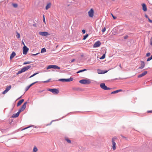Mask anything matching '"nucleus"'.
I'll use <instances>...</instances> for the list:
<instances>
[{"mask_svg":"<svg viewBox=\"0 0 152 152\" xmlns=\"http://www.w3.org/2000/svg\"><path fill=\"white\" fill-rule=\"evenodd\" d=\"M8 92V91H7V90L6 91V89H5L4 91H3V92L2 93V94H5L6 93H7V92Z\"/></svg>","mask_w":152,"mask_h":152,"instance_id":"obj_36","label":"nucleus"},{"mask_svg":"<svg viewBox=\"0 0 152 152\" xmlns=\"http://www.w3.org/2000/svg\"><path fill=\"white\" fill-rule=\"evenodd\" d=\"M151 42L150 43V45H152V37H151Z\"/></svg>","mask_w":152,"mask_h":152,"instance_id":"obj_49","label":"nucleus"},{"mask_svg":"<svg viewBox=\"0 0 152 152\" xmlns=\"http://www.w3.org/2000/svg\"><path fill=\"white\" fill-rule=\"evenodd\" d=\"M50 6H51L50 3H48L47 5L45 7V9L47 10L50 7Z\"/></svg>","mask_w":152,"mask_h":152,"instance_id":"obj_20","label":"nucleus"},{"mask_svg":"<svg viewBox=\"0 0 152 152\" xmlns=\"http://www.w3.org/2000/svg\"><path fill=\"white\" fill-rule=\"evenodd\" d=\"M151 53H150L149 52L147 53L146 54V57H148L150 55Z\"/></svg>","mask_w":152,"mask_h":152,"instance_id":"obj_37","label":"nucleus"},{"mask_svg":"<svg viewBox=\"0 0 152 152\" xmlns=\"http://www.w3.org/2000/svg\"><path fill=\"white\" fill-rule=\"evenodd\" d=\"M65 140L67 141V142L69 143H71V140L69 139L68 138H66L65 139Z\"/></svg>","mask_w":152,"mask_h":152,"instance_id":"obj_26","label":"nucleus"},{"mask_svg":"<svg viewBox=\"0 0 152 152\" xmlns=\"http://www.w3.org/2000/svg\"><path fill=\"white\" fill-rule=\"evenodd\" d=\"M147 73V71H145L143 72H142L141 74L139 75L138 76V77L139 78L145 75Z\"/></svg>","mask_w":152,"mask_h":152,"instance_id":"obj_15","label":"nucleus"},{"mask_svg":"<svg viewBox=\"0 0 152 152\" xmlns=\"http://www.w3.org/2000/svg\"><path fill=\"white\" fill-rule=\"evenodd\" d=\"M64 117H62V118H64Z\"/></svg>","mask_w":152,"mask_h":152,"instance_id":"obj_63","label":"nucleus"},{"mask_svg":"<svg viewBox=\"0 0 152 152\" xmlns=\"http://www.w3.org/2000/svg\"><path fill=\"white\" fill-rule=\"evenodd\" d=\"M11 85H10L9 86H7V87L5 89L6 90V91L7 90L8 91L11 89Z\"/></svg>","mask_w":152,"mask_h":152,"instance_id":"obj_22","label":"nucleus"},{"mask_svg":"<svg viewBox=\"0 0 152 152\" xmlns=\"http://www.w3.org/2000/svg\"><path fill=\"white\" fill-rule=\"evenodd\" d=\"M120 79H122L121 77H119L118 78H115L114 79V80H120Z\"/></svg>","mask_w":152,"mask_h":152,"instance_id":"obj_48","label":"nucleus"},{"mask_svg":"<svg viewBox=\"0 0 152 152\" xmlns=\"http://www.w3.org/2000/svg\"><path fill=\"white\" fill-rule=\"evenodd\" d=\"M34 77V76H32V75H31V76H30L29 77V78H31V77Z\"/></svg>","mask_w":152,"mask_h":152,"instance_id":"obj_57","label":"nucleus"},{"mask_svg":"<svg viewBox=\"0 0 152 152\" xmlns=\"http://www.w3.org/2000/svg\"><path fill=\"white\" fill-rule=\"evenodd\" d=\"M43 91H43H39L38 92L39 93H41V92H42Z\"/></svg>","mask_w":152,"mask_h":152,"instance_id":"obj_56","label":"nucleus"},{"mask_svg":"<svg viewBox=\"0 0 152 152\" xmlns=\"http://www.w3.org/2000/svg\"><path fill=\"white\" fill-rule=\"evenodd\" d=\"M101 44V42L99 41H98L95 42V43L93 45V47L96 48L99 47L100 45Z\"/></svg>","mask_w":152,"mask_h":152,"instance_id":"obj_9","label":"nucleus"},{"mask_svg":"<svg viewBox=\"0 0 152 152\" xmlns=\"http://www.w3.org/2000/svg\"><path fill=\"white\" fill-rule=\"evenodd\" d=\"M32 63V62L31 61H26V62H25L23 63V65H26V64H31V63Z\"/></svg>","mask_w":152,"mask_h":152,"instance_id":"obj_24","label":"nucleus"},{"mask_svg":"<svg viewBox=\"0 0 152 152\" xmlns=\"http://www.w3.org/2000/svg\"><path fill=\"white\" fill-rule=\"evenodd\" d=\"M145 17L147 18H148V19L149 18L148 17V15H145Z\"/></svg>","mask_w":152,"mask_h":152,"instance_id":"obj_54","label":"nucleus"},{"mask_svg":"<svg viewBox=\"0 0 152 152\" xmlns=\"http://www.w3.org/2000/svg\"><path fill=\"white\" fill-rule=\"evenodd\" d=\"M141 66L138 68L139 69H143L145 66V62L143 61H141Z\"/></svg>","mask_w":152,"mask_h":152,"instance_id":"obj_14","label":"nucleus"},{"mask_svg":"<svg viewBox=\"0 0 152 152\" xmlns=\"http://www.w3.org/2000/svg\"><path fill=\"white\" fill-rule=\"evenodd\" d=\"M31 67V65H29L26 66L22 68L24 72L28 70Z\"/></svg>","mask_w":152,"mask_h":152,"instance_id":"obj_12","label":"nucleus"},{"mask_svg":"<svg viewBox=\"0 0 152 152\" xmlns=\"http://www.w3.org/2000/svg\"><path fill=\"white\" fill-rule=\"evenodd\" d=\"M119 66L121 68V64H120L119 65Z\"/></svg>","mask_w":152,"mask_h":152,"instance_id":"obj_59","label":"nucleus"},{"mask_svg":"<svg viewBox=\"0 0 152 152\" xmlns=\"http://www.w3.org/2000/svg\"><path fill=\"white\" fill-rule=\"evenodd\" d=\"M79 83L83 84H88L91 83L90 80L89 79H82L80 80Z\"/></svg>","mask_w":152,"mask_h":152,"instance_id":"obj_1","label":"nucleus"},{"mask_svg":"<svg viewBox=\"0 0 152 152\" xmlns=\"http://www.w3.org/2000/svg\"><path fill=\"white\" fill-rule=\"evenodd\" d=\"M40 53H37L36 54H31V56H36L39 54Z\"/></svg>","mask_w":152,"mask_h":152,"instance_id":"obj_38","label":"nucleus"},{"mask_svg":"<svg viewBox=\"0 0 152 152\" xmlns=\"http://www.w3.org/2000/svg\"><path fill=\"white\" fill-rule=\"evenodd\" d=\"M121 137H123L124 138H126V137H124V136H123L122 135H121Z\"/></svg>","mask_w":152,"mask_h":152,"instance_id":"obj_58","label":"nucleus"},{"mask_svg":"<svg viewBox=\"0 0 152 152\" xmlns=\"http://www.w3.org/2000/svg\"><path fill=\"white\" fill-rule=\"evenodd\" d=\"M147 112L148 113H152V110L148 111Z\"/></svg>","mask_w":152,"mask_h":152,"instance_id":"obj_51","label":"nucleus"},{"mask_svg":"<svg viewBox=\"0 0 152 152\" xmlns=\"http://www.w3.org/2000/svg\"><path fill=\"white\" fill-rule=\"evenodd\" d=\"M118 93V92L117 90H116V91H114L111 92V94H114L117 93Z\"/></svg>","mask_w":152,"mask_h":152,"instance_id":"obj_34","label":"nucleus"},{"mask_svg":"<svg viewBox=\"0 0 152 152\" xmlns=\"http://www.w3.org/2000/svg\"><path fill=\"white\" fill-rule=\"evenodd\" d=\"M38 81H36L34 83H32L31 84H30L29 85L26 87V88L25 89V91H27L29 88L31 86H33V85L35 84V83H38Z\"/></svg>","mask_w":152,"mask_h":152,"instance_id":"obj_11","label":"nucleus"},{"mask_svg":"<svg viewBox=\"0 0 152 152\" xmlns=\"http://www.w3.org/2000/svg\"><path fill=\"white\" fill-rule=\"evenodd\" d=\"M57 121V120H53V121H52V122L54 121Z\"/></svg>","mask_w":152,"mask_h":152,"instance_id":"obj_60","label":"nucleus"},{"mask_svg":"<svg viewBox=\"0 0 152 152\" xmlns=\"http://www.w3.org/2000/svg\"><path fill=\"white\" fill-rule=\"evenodd\" d=\"M105 54H103L102 56L100 58V59H103L105 58Z\"/></svg>","mask_w":152,"mask_h":152,"instance_id":"obj_29","label":"nucleus"},{"mask_svg":"<svg viewBox=\"0 0 152 152\" xmlns=\"http://www.w3.org/2000/svg\"><path fill=\"white\" fill-rule=\"evenodd\" d=\"M48 91L52 92L54 94H56L58 93L59 91L58 89L56 88H48Z\"/></svg>","mask_w":152,"mask_h":152,"instance_id":"obj_2","label":"nucleus"},{"mask_svg":"<svg viewBox=\"0 0 152 152\" xmlns=\"http://www.w3.org/2000/svg\"><path fill=\"white\" fill-rule=\"evenodd\" d=\"M22 44H23V45H25L24 43V42H23V41H22Z\"/></svg>","mask_w":152,"mask_h":152,"instance_id":"obj_55","label":"nucleus"},{"mask_svg":"<svg viewBox=\"0 0 152 152\" xmlns=\"http://www.w3.org/2000/svg\"><path fill=\"white\" fill-rule=\"evenodd\" d=\"M12 5L13 7L15 8H16L18 7V4L16 3H13Z\"/></svg>","mask_w":152,"mask_h":152,"instance_id":"obj_30","label":"nucleus"},{"mask_svg":"<svg viewBox=\"0 0 152 152\" xmlns=\"http://www.w3.org/2000/svg\"><path fill=\"white\" fill-rule=\"evenodd\" d=\"M148 21L150 23H152V20H151L149 18H148Z\"/></svg>","mask_w":152,"mask_h":152,"instance_id":"obj_50","label":"nucleus"},{"mask_svg":"<svg viewBox=\"0 0 152 152\" xmlns=\"http://www.w3.org/2000/svg\"><path fill=\"white\" fill-rule=\"evenodd\" d=\"M39 73V72H36V73H35L32 75V76H34L35 75H36L38 74Z\"/></svg>","mask_w":152,"mask_h":152,"instance_id":"obj_46","label":"nucleus"},{"mask_svg":"<svg viewBox=\"0 0 152 152\" xmlns=\"http://www.w3.org/2000/svg\"><path fill=\"white\" fill-rule=\"evenodd\" d=\"M82 32L83 34H84L86 33V30L84 29H83L82 30Z\"/></svg>","mask_w":152,"mask_h":152,"instance_id":"obj_45","label":"nucleus"},{"mask_svg":"<svg viewBox=\"0 0 152 152\" xmlns=\"http://www.w3.org/2000/svg\"><path fill=\"white\" fill-rule=\"evenodd\" d=\"M27 103V102H25L23 104L21 108L23 110H24L26 106V104Z\"/></svg>","mask_w":152,"mask_h":152,"instance_id":"obj_16","label":"nucleus"},{"mask_svg":"<svg viewBox=\"0 0 152 152\" xmlns=\"http://www.w3.org/2000/svg\"><path fill=\"white\" fill-rule=\"evenodd\" d=\"M24 110H23L22 109H21V108H20L18 110V113H19V114H20V112L22 111H23Z\"/></svg>","mask_w":152,"mask_h":152,"instance_id":"obj_33","label":"nucleus"},{"mask_svg":"<svg viewBox=\"0 0 152 152\" xmlns=\"http://www.w3.org/2000/svg\"><path fill=\"white\" fill-rule=\"evenodd\" d=\"M60 69V68L58 66L55 65H49L47 68V69Z\"/></svg>","mask_w":152,"mask_h":152,"instance_id":"obj_3","label":"nucleus"},{"mask_svg":"<svg viewBox=\"0 0 152 152\" xmlns=\"http://www.w3.org/2000/svg\"><path fill=\"white\" fill-rule=\"evenodd\" d=\"M88 34H86V35L84 36L83 39V40L86 39L88 36Z\"/></svg>","mask_w":152,"mask_h":152,"instance_id":"obj_32","label":"nucleus"},{"mask_svg":"<svg viewBox=\"0 0 152 152\" xmlns=\"http://www.w3.org/2000/svg\"><path fill=\"white\" fill-rule=\"evenodd\" d=\"M24 101V99H21L18 102L17 104V106L18 107Z\"/></svg>","mask_w":152,"mask_h":152,"instance_id":"obj_17","label":"nucleus"},{"mask_svg":"<svg viewBox=\"0 0 152 152\" xmlns=\"http://www.w3.org/2000/svg\"><path fill=\"white\" fill-rule=\"evenodd\" d=\"M28 126L27 127H26V128H24V129H23L22 130H23L26 129H27V128H29V127H31L32 126Z\"/></svg>","mask_w":152,"mask_h":152,"instance_id":"obj_44","label":"nucleus"},{"mask_svg":"<svg viewBox=\"0 0 152 152\" xmlns=\"http://www.w3.org/2000/svg\"><path fill=\"white\" fill-rule=\"evenodd\" d=\"M23 72H23V69H22L21 70L18 71L17 72V74L18 75V74H20V73H22Z\"/></svg>","mask_w":152,"mask_h":152,"instance_id":"obj_28","label":"nucleus"},{"mask_svg":"<svg viewBox=\"0 0 152 152\" xmlns=\"http://www.w3.org/2000/svg\"><path fill=\"white\" fill-rule=\"evenodd\" d=\"M38 149L35 146L33 148V152H36L37 151Z\"/></svg>","mask_w":152,"mask_h":152,"instance_id":"obj_25","label":"nucleus"},{"mask_svg":"<svg viewBox=\"0 0 152 152\" xmlns=\"http://www.w3.org/2000/svg\"><path fill=\"white\" fill-rule=\"evenodd\" d=\"M21 96H20V97L18 99H20V98H21Z\"/></svg>","mask_w":152,"mask_h":152,"instance_id":"obj_61","label":"nucleus"},{"mask_svg":"<svg viewBox=\"0 0 152 152\" xmlns=\"http://www.w3.org/2000/svg\"><path fill=\"white\" fill-rule=\"evenodd\" d=\"M73 80V78L70 77V78L68 79H60L58 80L61 82H70L72 81Z\"/></svg>","mask_w":152,"mask_h":152,"instance_id":"obj_5","label":"nucleus"},{"mask_svg":"<svg viewBox=\"0 0 152 152\" xmlns=\"http://www.w3.org/2000/svg\"><path fill=\"white\" fill-rule=\"evenodd\" d=\"M50 80H51V79H50L47 80L46 81H44L43 82L44 83H48V82Z\"/></svg>","mask_w":152,"mask_h":152,"instance_id":"obj_43","label":"nucleus"},{"mask_svg":"<svg viewBox=\"0 0 152 152\" xmlns=\"http://www.w3.org/2000/svg\"><path fill=\"white\" fill-rule=\"evenodd\" d=\"M151 56L152 58V55H151Z\"/></svg>","mask_w":152,"mask_h":152,"instance_id":"obj_62","label":"nucleus"},{"mask_svg":"<svg viewBox=\"0 0 152 152\" xmlns=\"http://www.w3.org/2000/svg\"><path fill=\"white\" fill-rule=\"evenodd\" d=\"M142 10L144 12H146L147 10V8L146 5L145 4L143 3L142 4Z\"/></svg>","mask_w":152,"mask_h":152,"instance_id":"obj_13","label":"nucleus"},{"mask_svg":"<svg viewBox=\"0 0 152 152\" xmlns=\"http://www.w3.org/2000/svg\"><path fill=\"white\" fill-rule=\"evenodd\" d=\"M86 70H87V69H83L80 70L78 71H77L76 72V73H80V72H84V71H86Z\"/></svg>","mask_w":152,"mask_h":152,"instance_id":"obj_21","label":"nucleus"},{"mask_svg":"<svg viewBox=\"0 0 152 152\" xmlns=\"http://www.w3.org/2000/svg\"><path fill=\"white\" fill-rule=\"evenodd\" d=\"M97 71H98V73L99 74H103V73H100V72H103V70H102L100 69H98Z\"/></svg>","mask_w":152,"mask_h":152,"instance_id":"obj_31","label":"nucleus"},{"mask_svg":"<svg viewBox=\"0 0 152 152\" xmlns=\"http://www.w3.org/2000/svg\"><path fill=\"white\" fill-rule=\"evenodd\" d=\"M128 37V36L127 35H126L124 37V38L125 39H127Z\"/></svg>","mask_w":152,"mask_h":152,"instance_id":"obj_47","label":"nucleus"},{"mask_svg":"<svg viewBox=\"0 0 152 152\" xmlns=\"http://www.w3.org/2000/svg\"><path fill=\"white\" fill-rule=\"evenodd\" d=\"M75 59H72V60L71 62L72 63V62H73L74 61H75Z\"/></svg>","mask_w":152,"mask_h":152,"instance_id":"obj_53","label":"nucleus"},{"mask_svg":"<svg viewBox=\"0 0 152 152\" xmlns=\"http://www.w3.org/2000/svg\"><path fill=\"white\" fill-rule=\"evenodd\" d=\"M16 55V53L15 52H13L10 55V59H12Z\"/></svg>","mask_w":152,"mask_h":152,"instance_id":"obj_18","label":"nucleus"},{"mask_svg":"<svg viewBox=\"0 0 152 152\" xmlns=\"http://www.w3.org/2000/svg\"><path fill=\"white\" fill-rule=\"evenodd\" d=\"M114 138H112V143L113 144L112 148L113 150L114 151L115 150L116 148L115 147L116 144L114 141Z\"/></svg>","mask_w":152,"mask_h":152,"instance_id":"obj_10","label":"nucleus"},{"mask_svg":"<svg viewBox=\"0 0 152 152\" xmlns=\"http://www.w3.org/2000/svg\"><path fill=\"white\" fill-rule=\"evenodd\" d=\"M16 34H17V35H16V37L18 39L20 38V34L19 33H18L17 31L16 32Z\"/></svg>","mask_w":152,"mask_h":152,"instance_id":"obj_27","label":"nucleus"},{"mask_svg":"<svg viewBox=\"0 0 152 152\" xmlns=\"http://www.w3.org/2000/svg\"><path fill=\"white\" fill-rule=\"evenodd\" d=\"M152 59V58L151 56L150 57H149L148 58L147 60V61H148Z\"/></svg>","mask_w":152,"mask_h":152,"instance_id":"obj_35","label":"nucleus"},{"mask_svg":"<svg viewBox=\"0 0 152 152\" xmlns=\"http://www.w3.org/2000/svg\"><path fill=\"white\" fill-rule=\"evenodd\" d=\"M111 15L113 18V19H115L116 18V17L114 16L112 14H111Z\"/></svg>","mask_w":152,"mask_h":152,"instance_id":"obj_42","label":"nucleus"},{"mask_svg":"<svg viewBox=\"0 0 152 152\" xmlns=\"http://www.w3.org/2000/svg\"><path fill=\"white\" fill-rule=\"evenodd\" d=\"M43 21L45 23V15H43Z\"/></svg>","mask_w":152,"mask_h":152,"instance_id":"obj_40","label":"nucleus"},{"mask_svg":"<svg viewBox=\"0 0 152 152\" xmlns=\"http://www.w3.org/2000/svg\"><path fill=\"white\" fill-rule=\"evenodd\" d=\"M29 50V48H27L25 45H24L23 47V54L24 55H26Z\"/></svg>","mask_w":152,"mask_h":152,"instance_id":"obj_7","label":"nucleus"},{"mask_svg":"<svg viewBox=\"0 0 152 152\" xmlns=\"http://www.w3.org/2000/svg\"><path fill=\"white\" fill-rule=\"evenodd\" d=\"M107 70H105V71H104L103 70V72H100V73H103V74L107 73Z\"/></svg>","mask_w":152,"mask_h":152,"instance_id":"obj_41","label":"nucleus"},{"mask_svg":"<svg viewBox=\"0 0 152 152\" xmlns=\"http://www.w3.org/2000/svg\"><path fill=\"white\" fill-rule=\"evenodd\" d=\"M46 51V50L45 48H42L41 49V53H43L44 52H45Z\"/></svg>","mask_w":152,"mask_h":152,"instance_id":"obj_23","label":"nucleus"},{"mask_svg":"<svg viewBox=\"0 0 152 152\" xmlns=\"http://www.w3.org/2000/svg\"><path fill=\"white\" fill-rule=\"evenodd\" d=\"M39 34L43 36L47 37L50 34L47 32H39Z\"/></svg>","mask_w":152,"mask_h":152,"instance_id":"obj_8","label":"nucleus"},{"mask_svg":"<svg viewBox=\"0 0 152 152\" xmlns=\"http://www.w3.org/2000/svg\"><path fill=\"white\" fill-rule=\"evenodd\" d=\"M94 10L93 8H91L88 12V14L90 18H92L94 16Z\"/></svg>","mask_w":152,"mask_h":152,"instance_id":"obj_6","label":"nucleus"},{"mask_svg":"<svg viewBox=\"0 0 152 152\" xmlns=\"http://www.w3.org/2000/svg\"><path fill=\"white\" fill-rule=\"evenodd\" d=\"M19 113L17 112L16 113L13 114L11 116V117L12 118H17L19 116Z\"/></svg>","mask_w":152,"mask_h":152,"instance_id":"obj_19","label":"nucleus"},{"mask_svg":"<svg viewBox=\"0 0 152 152\" xmlns=\"http://www.w3.org/2000/svg\"><path fill=\"white\" fill-rule=\"evenodd\" d=\"M117 91H118V92H119L120 91H122V90H121V89H119V90H118Z\"/></svg>","mask_w":152,"mask_h":152,"instance_id":"obj_52","label":"nucleus"},{"mask_svg":"<svg viewBox=\"0 0 152 152\" xmlns=\"http://www.w3.org/2000/svg\"><path fill=\"white\" fill-rule=\"evenodd\" d=\"M100 87L104 90H109L111 89L110 88L107 87L104 83H101L100 84Z\"/></svg>","mask_w":152,"mask_h":152,"instance_id":"obj_4","label":"nucleus"},{"mask_svg":"<svg viewBox=\"0 0 152 152\" xmlns=\"http://www.w3.org/2000/svg\"><path fill=\"white\" fill-rule=\"evenodd\" d=\"M106 31V28L105 27H104V28H103L102 30V32H104Z\"/></svg>","mask_w":152,"mask_h":152,"instance_id":"obj_39","label":"nucleus"}]
</instances>
